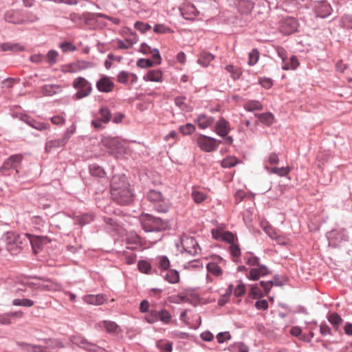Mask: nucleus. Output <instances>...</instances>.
Listing matches in <instances>:
<instances>
[{
  "mask_svg": "<svg viewBox=\"0 0 352 352\" xmlns=\"http://www.w3.org/2000/svg\"><path fill=\"white\" fill-rule=\"evenodd\" d=\"M58 53L54 50H50L46 54L47 62L50 65H53L57 62V57Z\"/></svg>",
  "mask_w": 352,
  "mask_h": 352,
  "instance_id": "nucleus-49",
  "label": "nucleus"
},
{
  "mask_svg": "<svg viewBox=\"0 0 352 352\" xmlns=\"http://www.w3.org/2000/svg\"><path fill=\"white\" fill-rule=\"evenodd\" d=\"M77 344L87 352H107L104 348L89 342L85 339H81Z\"/></svg>",
  "mask_w": 352,
  "mask_h": 352,
  "instance_id": "nucleus-17",
  "label": "nucleus"
},
{
  "mask_svg": "<svg viewBox=\"0 0 352 352\" xmlns=\"http://www.w3.org/2000/svg\"><path fill=\"white\" fill-rule=\"evenodd\" d=\"M217 140L203 134H199L197 138V144L199 148L207 153L216 151L218 148Z\"/></svg>",
  "mask_w": 352,
  "mask_h": 352,
  "instance_id": "nucleus-5",
  "label": "nucleus"
},
{
  "mask_svg": "<svg viewBox=\"0 0 352 352\" xmlns=\"http://www.w3.org/2000/svg\"><path fill=\"white\" fill-rule=\"evenodd\" d=\"M23 24L34 23L40 19V16L34 12L22 10Z\"/></svg>",
  "mask_w": 352,
  "mask_h": 352,
  "instance_id": "nucleus-25",
  "label": "nucleus"
},
{
  "mask_svg": "<svg viewBox=\"0 0 352 352\" xmlns=\"http://www.w3.org/2000/svg\"><path fill=\"white\" fill-rule=\"evenodd\" d=\"M157 266L160 269V275L163 276L170 267V262L166 256H160L157 258Z\"/></svg>",
  "mask_w": 352,
  "mask_h": 352,
  "instance_id": "nucleus-23",
  "label": "nucleus"
},
{
  "mask_svg": "<svg viewBox=\"0 0 352 352\" xmlns=\"http://www.w3.org/2000/svg\"><path fill=\"white\" fill-rule=\"evenodd\" d=\"M154 209L160 213H166L169 210L170 204L168 201L165 200L164 198L162 201L157 202L153 206Z\"/></svg>",
  "mask_w": 352,
  "mask_h": 352,
  "instance_id": "nucleus-33",
  "label": "nucleus"
},
{
  "mask_svg": "<svg viewBox=\"0 0 352 352\" xmlns=\"http://www.w3.org/2000/svg\"><path fill=\"white\" fill-rule=\"evenodd\" d=\"M89 169L90 174L94 177L102 178L106 175L104 168L97 164H90Z\"/></svg>",
  "mask_w": 352,
  "mask_h": 352,
  "instance_id": "nucleus-30",
  "label": "nucleus"
},
{
  "mask_svg": "<svg viewBox=\"0 0 352 352\" xmlns=\"http://www.w3.org/2000/svg\"><path fill=\"white\" fill-rule=\"evenodd\" d=\"M4 19L6 22L21 25L23 24L22 10H9L4 14Z\"/></svg>",
  "mask_w": 352,
  "mask_h": 352,
  "instance_id": "nucleus-11",
  "label": "nucleus"
},
{
  "mask_svg": "<svg viewBox=\"0 0 352 352\" xmlns=\"http://www.w3.org/2000/svg\"><path fill=\"white\" fill-rule=\"evenodd\" d=\"M214 122V118L213 117L208 116L204 113L200 114L196 120V122L201 129H205L210 126Z\"/></svg>",
  "mask_w": 352,
  "mask_h": 352,
  "instance_id": "nucleus-21",
  "label": "nucleus"
},
{
  "mask_svg": "<svg viewBox=\"0 0 352 352\" xmlns=\"http://www.w3.org/2000/svg\"><path fill=\"white\" fill-rule=\"evenodd\" d=\"M182 16L186 20H193L199 14V11L190 3H184L179 7Z\"/></svg>",
  "mask_w": 352,
  "mask_h": 352,
  "instance_id": "nucleus-7",
  "label": "nucleus"
},
{
  "mask_svg": "<svg viewBox=\"0 0 352 352\" xmlns=\"http://www.w3.org/2000/svg\"><path fill=\"white\" fill-rule=\"evenodd\" d=\"M258 267L250 270L248 278L252 280H257L261 276H264L270 274L268 268L264 265H258Z\"/></svg>",
  "mask_w": 352,
  "mask_h": 352,
  "instance_id": "nucleus-14",
  "label": "nucleus"
},
{
  "mask_svg": "<svg viewBox=\"0 0 352 352\" xmlns=\"http://www.w3.org/2000/svg\"><path fill=\"white\" fill-rule=\"evenodd\" d=\"M182 244L185 251L190 255H196L198 254V250H201L197 241L193 237L186 238Z\"/></svg>",
  "mask_w": 352,
  "mask_h": 352,
  "instance_id": "nucleus-12",
  "label": "nucleus"
},
{
  "mask_svg": "<svg viewBox=\"0 0 352 352\" xmlns=\"http://www.w3.org/2000/svg\"><path fill=\"white\" fill-rule=\"evenodd\" d=\"M22 160L21 155H13L7 159L0 167V173H3L4 171L10 169H16Z\"/></svg>",
  "mask_w": 352,
  "mask_h": 352,
  "instance_id": "nucleus-10",
  "label": "nucleus"
},
{
  "mask_svg": "<svg viewBox=\"0 0 352 352\" xmlns=\"http://www.w3.org/2000/svg\"><path fill=\"white\" fill-rule=\"evenodd\" d=\"M95 216L92 213H84L80 215L76 216L75 223L80 226H84L90 223L94 220Z\"/></svg>",
  "mask_w": 352,
  "mask_h": 352,
  "instance_id": "nucleus-24",
  "label": "nucleus"
},
{
  "mask_svg": "<svg viewBox=\"0 0 352 352\" xmlns=\"http://www.w3.org/2000/svg\"><path fill=\"white\" fill-rule=\"evenodd\" d=\"M3 240L6 243V247L10 245L15 242L17 243H23V235L17 234L13 232H6L3 236Z\"/></svg>",
  "mask_w": 352,
  "mask_h": 352,
  "instance_id": "nucleus-20",
  "label": "nucleus"
},
{
  "mask_svg": "<svg viewBox=\"0 0 352 352\" xmlns=\"http://www.w3.org/2000/svg\"><path fill=\"white\" fill-rule=\"evenodd\" d=\"M290 333L295 337H297L299 340L304 342H310V338L307 335L302 333V329L299 327H293L290 330Z\"/></svg>",
  "mask_w": 352,
  "mask_h": 352,
  "instance_id": "nucleus-34",
  "label": "nucleus"
},
{
  "mask_svg": "<svg viewBox=\"0 0 352 352\" xmlns=\"http://www.w3.org/2000/svg\"><path fill=\"white\" fill-rule=\"evenodd\" d=\"M314 10L316 15L321 18H324L330 15L332 10L330 4L326 1L317 3L314 7Z\"/></svg>",
  "mask_w": 352,
  "mask_h": 352,
  "instance_id": "nucleus-16",
  "label": "nucleus"
},
{
  "mask_svg": "<svg viewBox=\"0 0 352 352\" xmlns=\"http://www.w3.org/2000/svg\"><path fill=\"white\" fill-rule=\"evenodd\" d=\"M129 74L125 71H121L117 76L118 81L122 84H126L129 80Z\"/></svg>",
  "mask_w": 352,
  "mask_h": 352,
  "instance_id": "nucleus-63",
  "label": "nucleus"
},
{
  "mask_svg": "<svg viewBox=\"0 0 352 352\" xmlns=\"http://www.w3.org/2000/svg\"><path fill=\"white\" fill-rule=\"evenodd\" d=\"M206 269L215 276H219L223 273L221 268L214 262L208 263L206 265Z\"/></svg>",
  "mask_w": 352,
  "mask_h": 352,
  "instance_id": "nucleus-37",
  "label": "nucleus"
},
{
  "mask_svg": "<svg viewBox=\"0 0 352 352\" xmlns=\"http://www.w3.org/2000/svg\"><path fill=\"white\" fill-rule=\"evenodd\" d=\"M250 295L252 296L253 299H259L264 296L265 292L262 291V289L258 286V284H254L251 285Z\"/></svg>",
  "mask_w": 352,
  "mask_h": 352,
  "instance_id": "nucleus-35",
  "label": "nucleus"
},
{
  "mask_svg": "<svg viewBox=\"0 0 352 352\" xmlns=\"http://www.w3.org/2000/svg\"><path fill=\"white\" fill-rule=\"evenodd\" d=\"M1 50L3 52L11 51L14 52H23L25 47L19 43H3L1 45Z\"/></svg>",
  "mask_w": 352,
  "mask_h": 352,
  "instance_id": "nucleus-28",
  "label": "nucleus"
},
{
  "mask_svg": "<svg viewBox=\"0 0 352 352\" xmlns=\"http://www.w3.org/2000/svg\"><path fill=\"white\" fill-rule=\"evenodd\" d=\"M23 241L29 242L31 244L33 251L35 253H37L38 250H40L42 246L41 239L30 234H23Z\"/></svg>",
  "mask_w": 352,
  "mask_h": 352,
  "instance_id": "nucleus-19",
  "label": "nucleus"
},
{
  "mask_svg": "<svg viewBox=\"0 0 352 352\" xmlns=\"http://www.w3.org/2000/svg\"><path fill=\"white\" fill-rule=\"evenodd\" d=\"M146 198L150 202H152L154 205L157 202L162 201V199H164V196L160 191L154 189H151L148 191L146 194Z\"/></svg>",
  "mask_w": 352,
  "mask_h": 352,
  "instance_id": "nucleus-29",
  "label": "nucleus"
},
{
  "mask_svg": "<svg viewBox=\"0 0 352 352\" xmlns=\"http://www.w3.org/2000/svg\"><path fill=\"white\" fill-rule=\"evenodd\" d=\"M255 116H258L261 122L266 125H270L272 123L274 116L271 113H263L261 114H256Z\"/></svg>",
  "mask_w": 352,
  "mask_h": 352,
  "instance_id": "nucleus-40",
  "label": "nucleus"
},
{
  "mask_svg": "<svg viewBox=\"0 0 352 352\" xmlns=\"http://www.w3.org/2000/svg\"><path fill=\"white\" fill-rule=\"evenodd\" d=\"M153 31L156 34H163L173 32V30L164 24H155L153 28Z\"/></svg>",
  "mask_w": 352,
  "mask_h": 352,
  "instance_id": "nucleus-42",
  "label": "nucleus"
},
{
  "mask_svg": "<svg viewBox=\"0 0 352 352\" xmlns=\"http://www.w3.org/2000/svg\"><path fill=\"white\" fill-rule=\"evenodd\" d=\"M329 322L333 324L336 329L339 327V325L342 323V318L336 313L331 314L328 316Z\"/></svg>",
  "mask_w": 352,
  "mask_h": 352,
  "instance_id": "nucleus-46",
  "label": "nucleus"
},
{
  "mask_svg": "<svg viewBox=\"0 0 352 352\" xmlns=\"http://www.w3.org/2000/svg\"><path fill=\"white\" fill-rule=\"evenodd\" d=\"M82 299L84 302L87 304L93 305H100L106 301V296L102 294L97 295L88 294L84 296Z\"/></svg>",
  "mask_w": 352,
  "mask_h": 352,
  "instance_id": "nucleus-18",
  "label": "nucleus"
},
{
  "mask_svg": "<svg viewBox=\"0 0 352 352\" xmlns=\"http://www.w3.org/2000/svg\"><path fill=\"white\" fill-rule=\"evenodd\" d=\"M104 327L105 329V330L108 332V333H115L116 332L118 328V324L114 322H112V321H104Z\"/></svg>",
  "mask_w": 352,
  "mask_h": 352,
  "instance_id": "nucleus-54",
  "label": "nucleus"
},
{
  "mask_svg": "<svg viewBox=\"0 0 352 352\" xmlns=\"http://www.w3.org/2000/svg\"><path fill=\"white\" fill-rule=\"evenodd\" d=\"M111 195L113 200L121 206L129 205L133 201L134 195L124 175H116L112 177Z\"/></svg>",
  "mask_w": 352,
  "mask_h": 352,
  "instance_id": "nucleus-1",
  "label": "nucleus"
},
{
  "mask_svg": "<svg viewBox=\"0 0 352 352\" xmlns=\"http://www.w3.org/2000/svg\"><path fill=\"white\" fill-rule=\"evenodd\" d=\"M59 47L63 52H74L77 49L74 45L67 41L60 43Z\"/></svg>",
  "mask_w": 352,
  "mask_h": 352,
  "instance_id": "nucleus-53",
  "label": "nucleus"
},
{
  "mask_svg": "<svg viewBox=\"0 0 352 352\" xmlns=\"http://www.w3.org/2000/svg\"><path fill=\"white\" fill-rule=\"evenodd\" d=\"M214 58V56L212 54L204 51L199 54L197 63L203 67H207Z\"/></svg>",
  "mask_w": 352,
  "mask_h": 352,
  "instance_id": "nucleus-27",
  "label": "nucleus"
},
{
  "mask_svg": "<svg viewBox=\"0 0 352 352\" xmlns=\"http://www.w3.org/2000/svg\"><path fill=\"white\" fill-rule=\"evenodd\" d=\"M23 243H14L10 245L6 246V249L8 252H10L12 254H17L20 252L21 250V245Z\"/></svg>",
  "mask_w": 352,
  "mask_h": 352,
  "instance_id": "nucleus-55",
  "label": "nucleus"
},
{
  "mask_svg": "<svg viewBox=\"0 0 352 352\" xmlns=\"http://www.w3.org/2000/svg\"><path fill=\"white\" fill-rule=\"evenodd\" d=\"M138 270L144 274H150L151 271V265L146 261L141 260L138 263Z\"/></svg>",
  "mask_w": 352,
  "mask_h": 352,
  "instance_id": "nucleus-44",
  "label": "nucleus"
},
{
  "mask_svg": "<svg viewBox=\"0 0 352 352\" xmlns=\"http://www.w3.org/2000/svg\"><path fill=\"white\" fill-rule=\"evenodd\" d=\"M244 109L248 111H253L255 110H262L263 105L258 100H250L244 104Z\"/></svg>",
  "mask_w": 352,
  "mask_h": 352,
  "instance_id": "nucleus-36",
  "label": "nucleus"
},
{
  "mask_svg": "<svg viewBox=\"0 0 352 352\" xmlns=\"http://www.w3.org/2000/svg\"><path fill=\"white\" fill-rule=\"evenodd\" d=\"M138 42V40L137 39H135L134 41H129V43H127L125 41H122V40H120V39H118V41H117V43H118V48L120 49V50H127V49H130L132 45L134 44V43H136Z\"/></svg>",
  "mask_w": 352,
  "mask_h": 352,
  "instance_id": "nucleus-56",
  "label": "nucleus"
},
{
  "mask_svg": "<svg viewBox=\"0 0 352 352\" xmlns=\"http://www.w3.org/2000/svg\"><path fill=\"white\" fill-rule=\"evenodd\" d=\"M134 28L142 33H145L151 28V26L148 23L142 21H136Z\"/></svg>",
  "mask_w": 352,
  "mask_h": 352,
  "instance_id": "nucleus-52",
  "label": "nucleus"
},
{
  "mask_svg": "<svg viewBox=\"0 0 352 352\" xmlns=\"http://www.w3.org/2000/svg\"><path fill=\"white\" fill-rule=\"evenodd\" d=\"M165 280L171 284H175L179 281V273L177 270L169 269L162 276Z\"/></svg>",
  "mask_w": 352,
  "mask_h": 352,
  "instance_id": "nucleus-22",
  "label": "nucleus"
},
{
  "mask_svg": "<svg viewBox=\"0 0 352 352\" xmlns=\"http://www.w3.org/2000/svg\"><path fill=\"white\" fill-rule=\"evenodd\" d=\"M158 320L164 324H168L172 319V316L169 311L165 309L157 310Z\"/></svg>",
  "mask_w": 352,
  "mask_h": 352,
  "instance_id": "nucleus-31",
  "label": "nucleus"
},
{
  "mask_svg": "<svg viewBox=\"0 0 352 352\" xmlns=\"http://www.w3.org/2000/svg\"><path fill=\"white\" fill-rule=\"evenodd\" d=\"M34 304V301L28 298H16L12 300V305L14 306H23L30 307L33 306Z\"/></svg>",
  "mask_w": 352,
  "mask_h": 352,
  "instance_id": "nucleus-43",
  "label": "nucleus"
},
{
  "mask_svg": "<svg viewBox=\"0 0 352 352\" xmlns=\"http://www.w3.org/2000/svg\"><path fill=\"white\" fill-rule=\"evenodd\" d=\"M231 339V335L228 331L220 332L217 335V340L219 343H223L226 340Z\"/></svg>",
  "mask_w": 352,
  "mask_h": 352,
  "instance_id": "nucleus-61",
  "label": "nucleus"
},
{
  "mask_svg": "<svg viewBox=\"0 0 352 352\" xmlns=\"http://www.w3.org/2000/svg\"><path fill=\"white\" fill-rule=\"evenodd\" d=\"M237 163H238V160L236 157H227V158H225L224 160H223V161L221 162V166L223 168H229L234 167V166H236L237 164Z\"/></svg>",
  "mask_w": 352,
  "mask_h": 352,
  "instance_id": "nucleus-48",
  "label": "nucleus"
},
{
  "mask_svg": "<svg viewBox=\"0 0 352 352\" xmlns=\"http://www.w3.org/2000/svg\"><path fill=\"white\" fill-rule=\"evenodd\" d=\"M329 242L333 246H337L338 243L343 241L348 240V235L344 229L333 230L328 234Z\"/></svg>",
  "mask_w": 352,
  "mask_h": 352,
  "instance_id": "nucleus-6",
  "label": "nucleus"
},
{
  "mask_svg": "<svg viewBox=\"0 0 352 352\" xmlns=\"http://www.w3.org/2000/svg\"><path fill=\"white\" fill-rule=\"evenodd\" d=\"M143 79L151 82H162V73L158 69L150 70L143 77Z\"/></svg>",
  "mask_w": 352,
  "mask_h": 352,
  "instance_id": "nucleus-26",
  "label": "nucleus"
},
{
  "mask_svg": "<svg viewBox=\"0 0 352 352\" xmlns=\"http://www.w3.org/2000/svg\"><path fill=\"white\" fill-rule=\"evenodd\" d=\"M191 196L196 204H201L206 199V194L199 190H193Z\"/></svg>",
  "mask_w": 352,
  "mask_h": 352,
  "instance_id": "nucleus-45",
  "label": "nucleus"
},
{
  "mask_svg": "<svg viewBox=\"0 0 352 352\" xmlns=\"http://www.w3.org/2000/svg\"><path fill=\"white\" fill-rule=\"evenodd\" d=\"M76 131V126L72 124L67 129L60 138L47 140L45 142V151L51 153L53 150L65 146Z\"/></svg>",
  "mask_w": 352,
  "mask_h": 352,
  "instance_id": "nucleus-3",
  "label": "nucleus"
},
{
  "mask_svg": "<svg viewBox=\"0 0 352 352\" xmlns=\"http://www.w3.org/2000/svg\"><path fill=\"white\" fill-rule=\"evenodd\" d=\"M230 130V123L223 117H220L215 125L216 133L219 136H226Z\"/></svg>",
  "mask_w": 352,
  "mask_h": 352,
  "instance_id": "nucleus-13",
  "label": "nucleus"
},
{
  "mask_svg": "<svg viewBox=\"0 0 352 352\" xmlns=\"http://www.w3.org/2000/svg\"><path fill=\"white\" fill-rule=\"evenodd\" d=\"M258 284L261 289L263 288L265 295H267L269 294L272 287L273 286V282L271 280H262L260 281Z\"/></svg>",
  "mask_w": 352,
  "mask_h": 352,
  "instance_id": "nucleus-57",
  "label": "nucleus"
},
{
  "mask_svg": "<svg viewBox=\"0 0 352 352\" xmlns=\"http://www.w3.org/2000/svg\"><path fill=\"white\" fill-rule=\"evenodd\" d=\"M99 113L101 116L100 119L103 120L104 124L108 123L110 121L111 118V113L107 107H102L99 110Z\"/></svg>",
  "mask_w": 352,
  "mask_h": 352,
  "instance_id": "nucleus-39",
  "label": "nucleus"
},
{
  "mask_svg": "<svg viewBox=\"0 0 352 352\" xmlns=\"http://www.w3.org/2000/svg\"><path fill=\"white\" fill-rule=\"evenodd\" d=\"M145 320L149 324H153L159 321L157 310H150L148 312V314L145 316Z\"/></svg>",
  "mask_w": 352,
  "mask_h": 352,
  "instance_id": "nucleus-47",
  "label": "nucleus"
},
{
  "mask_svg": "<svg viewBox=\"0 0 352 352\" xmlns=\"http://www.w3.org/2000/svg\"><path fill=\"white\" fill-rule=\"evenodd\" d=\"M96 86L100 92L109 93L113 91L115 85L114 82L111 80L110 77L107 76H102L96 82Z\"/></svg>",
  "mask_w": 352,
  "mask_h": 352,
  "instance_id": "nucleus-9",
  "label": "nucleus"
},
{
  "mask_svg": "<svg viewBox=\"0 0 352 352\" xmlns=\"http://www.w3.org/2000/svg\"><path fill=\"white\" fill-rule=\"evenodd\" d=\"M104 221L107 225H109L112 229H116L120 226L119 222L117 219L105 217Z\"/></svg>",
  "mask_w": 352,
  "mask_h": 352,
  "instance_id": "nucleus-62",
  "label": "nucleus"
},
{
  "mask_svg": "<svg viewBox=\"0 0 352 352\" xmlns=\"http://www.w3.org/2000/svg\"><path fill=\"white\" fill-rule=\"evenodd\" d=\"M56 87L54 85H45L42 87V91L45 95L52 96L56 94L55 88Z\"/></svg>",
  "mask_w": 352,
  "mask_h": 352,
  "instance_id": "nucleus-59",
  "label": "nucleus"
},
{
  "mask_svg": "<svg viewBox=\"0 0 352 352\" xmlns=\"http://www.w3.org/2000/svg\"><path fill=\"white\" fill-rule=\"evenodd\" d=\"M226 70L230 74V76L234 80L239 79L242 75V71L240 67L233 65H228L225 67Z\"/></svg>",
  "mask_w": 352,
  "mask_h": 352,
  "instance_id": "nucleus-32",
  "label": "nucleus"
},
{
  "mask_svg": "<svg viewBox=\"0 0 352 352\" xmlns=\"http://www.w3.org/2000/svg\"><path fill=\"white\" fill-rule=\"evenodd\" d=\"M21 120L30 126L40 131H43L50 129L49 123L37 121L28 115L21 116Z\"/></svg>",
  "mask_w": 352,
  "mask_h": 352,
  "instance_id": "nucleus-8",
  "label": "nucleus"
},
{
  "mask_svg": "<svg viewBox=\"0 0 352 352\" xmlns=\"http://www.w3.org/2000/svg\"><path fill=\"white\" fill-rule=\"evenodd\" d=\"M136 65L140 68H149L156 65L154 61L148 58H140Z\"/></svg>",
  "mask_w": 352,
  "mask_h": 352,
  "instance_id": "nucleus-50",
  "label": "nucleus"
},
{
  "mask_svg": "<svg viewBox=\"0 0 352 352\" xmlns=\"http://www.w3.org/2000/svg\"><path fill=\"white\" fill-rule=\"evenodd\" d=\"M72 85L74 89H77L75 97L78 100L89 96L92 91L91 84L82 76L75 78Z\"/></svg>",
  "mask_w": 352,
  "mask_h": 352,
  "instance_id": "nucleus-4",
  "label": "nucleus"
},
{
  "mask_svg": "<svg viewBox=\"0 0 352 352\" xmlns=\"http://www.w3.org/2000/svg\"><path fill=\"white\" fill-rule=\"evenodd\" d=\"M221 235V241H225L230 245L234 243V241L236 239V236L230 231L223 232V234Z\"/></svg>",
  "mask_w": 352,
  "mask_h": 352,
  "instance_id": "nucleus-51",
  "label": "nucleus"
},
{
  "mask_svg": "<svg viewBox=\"0 0 352 352\" xmlns=\"http://www.w3.org/2000/svg\"><path fill=\"white\" fill-rule=\"evenodd\" d=\"M139 220L142 229L146 232H161L170 228L168 220L148 213H141Z\"/></svg>",
  "mask_w": 352,
  "mask_h": 352,
  "instance_id": "nucleus-2",
  "label": "nucleus"
},
{
  "mask_svg": "<svg viewBox=\"0 0 352 352\" xmlns=\"http://www.w3.org/2000/svg\"><path fill=\"white\" fill-rule=\"evenodd\" d=\"M265 169L270 173H274L280 176H284L286 175V168L282 167V168H277L274 167L272 168H270L268 166H265Z\"/></svg>",
  "mask_w": 352,
  "mask_h": 352,
  "instance_id": "nucleus-58",
  "label": "nucleus"
},
{
  "mask_svg": "<svg viewBox=\"0 0 352 352\" xmlns=\"http://www.w3.org/2000/svg\"><path fill=\"white\" fill-rule=\"evenodd\" d=\"M298 23L293 17H287V34L294 33L297 31Z\"/></svg>",
  "mask_w": 352,
  "mask_h": 352,
  "instance_id": "nucleus-41",
  "label": "nucleus"
},
{
  "mask_svg": "<svg viewBox=\"0 0 352 352\" xmlns=\"http://www.w3.org/2000/svg\"><path fill=\"white\" fill-rule=\"evenodd\" d=\"M196 130V127L193 124L187 123L184 125H181L179 127V131L184 135H191Z\"/></svg>",
  "mask_w": 352,
  "mask_h": 352,
  "instance_id": "nucleus-38",
  "label": "nucleus"
},
{
  "mask_svg": "<svg viewBox=\"0 0 352 352\" xmlns=\"http://www.w3.org/2000/svg\"><path fill=\"white\" fill-rule=\"evenodd\" d=\"M82 17L83 18L82 25L91 27L96 23L97 18L106 17V14L85 12L82 14Z\"/></svg>",
  "mask_w": 352,
  "mask_h": 352,
  "instance_id": "nucleus-15",
  "label": "nucleus"
},
{
  "mask_svg": "<svg viewBox=\"0 0 352 352\" xmlns=\"http://www.w3.org/2000/svg\"><path fill=\"white\" fill-rule=\"evenodd\" d=\"M229 249H230V254L233 257L237 258L241 255V249L238 244H236L235 243L231 244L230 245Z\"/></svg>",
  "mask_w": 352,
  "mask_h": 352,
  "instance_id": "nucleus-64",
  "label": "nucleus"
},
{
  "mask_svg": "<svg viewBox=\"0 0 352 352\" xmlns=\"http://www.w3.org/2000/svg\"><path fill=\"white\" fill-rule=\"evenodd\" d=\"M240 283L237 285L236 288L234 290V294L236 297L242 296L245 293V285L241 282L239 281Z\"/></svg>",
  "mask_w": 352,
  "mask_h": 352,
  "instance_id": "nucleus-60",
  "label": "nucleus"
}]
</instances>
